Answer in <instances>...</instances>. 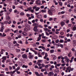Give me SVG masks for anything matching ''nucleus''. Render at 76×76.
Wrapping results in <instances>:
<instances>
[{
    "label": "nucleus",
    "mask_w": 76,
    "mask_h": 76,
    "mask_svg": "<svg viewBox=\"0 0 76 76\" xmlns=\"http://www.w3.org/2000/svg\"><path fill=\"white\" fill-rule=\"evenodd\" d=\"M25 26V28H23L24 31L25 32H28V31H30L31 27L28 24H26Z\"/></svg>",
    "instance_id": "nucleus-1"
},
{
    "label": "nucleus",
    "mask_w": 76,
    "mask_h": 76,
    "mask_svg": "<svg viewBox=\"0 0 76 76\" xmlns=\"http://www.w3.org/2000/svg\"><path fill=\"white\" fill-rule=\"evenodd\" d=\"M6 34H5V33H3L2 34L1 33H0V37H6Z\"/></svg>",
    "instance_id": "nucleus-2"
},
{
    "label": "nucleus",
    "mask_w": 76,
    "mask_h": 76,
    "mask_svg": "<svg viewBox=\"0 0 76 76\" xmlns=\"http://www.w3.org/2000/svg\"><path fill=\"white\" fill-rule=\"evenodd\" d=\"M36 4H37L38 5H40L41 1H40V0H37L36 1Z\"/></svg>",
    "instance_id": "nucleus-3"
},
{
    "label": "nucleus",
    "mask_w": 76,
    "mask_h": 76,
    "mask_svg": "<svg viewBox=\"0 0 76 76\" xmlns=\"http://www.w3.org/2000/svg\"><path fill=\"white\" fill-rule=\"evenodd\" d=\"M33 30L35 32H38V29L36 26L34 27Z\"/></svg>",
    "instance_id": "nucleus-4"
},
{
    "label": "nucleus",
    "mask_w": 76,
    "mask_h": 76,
    "mask_svg": "<svg viewBox=\"0 0 76 76\" xmlns=\"http://www.w3.org/2000/svg\"><path fill=\"white\" fill-rule=\"evenodd\" d=\"M41 39V34L39 35V37H38L37 40V41H39Z\"/></svg>",
    "instance_id": "nucleus-5"
},
{
    "label": "nucleus",
    "mask_w": 76,
    "mask_h": 76,
    "mask_svg": "<svg viewBox=\"0 0 76 76\" xmlns=\"http://www.w3.org/2000/svg\"><path fill=\"white\" fill-rule=\"evenodd\" d=\"M42 66H39V69H41L42 68V67H45V64H41Z\"/></svg>",
    "instance_id": "nucleus-6"
},
{
    "label": "nucleus",
    "mask_w": 76,
    "mask_h": 76,
    "mask_svg": "<svg viewBox=\"0 0 76 76\" xmlns=\"http://www.w3.org/2000/svg\"><path fill=\"white\" fill-rule=\"evenodd\" d=\"M68 3L70 4H72L73 3V0H68Z\"/></svg>",
    "instance_id": "nucleus-7"
},
{
    "label": "nucleus",
    "mask_w": 76,
    "mask_h": 76,
    "mask_svg": "<svg viewBox=\"0 0 76 76\" xmlns=\"http://www.w3.org/2000/svg\"><path fill=\"white\" fill-rule=\"evenodd\" d=\"M22 57L23 58H27V55L24 54L22 55Z\"/></svg>",
    "instance_id": "nucleus-8"
},
{
    "label": "nucleus",
    "mask_w": 76,
    "mask_h": 76,
    "mask_svg": "<svg viewBox=\"0 0 76 76\" xmlns=\"http://www.w3.org/2000/svg\"><path fill=\"white\" fill-rule=\"evenodd\" d=\"M48 13L50 15H53L52 11L50 10L48 11Z\"/></svg>",
    "instance_id": "nucleus-9"
},
{
    "label": "nucleus",
    "mask_w": 76,
    "mask_h": 76,
    "mask_svg": "<svg viewBox=\"0 0 76 76\" xmlns=\"http://www.w3.org/2000/svg\"><path fill=\"white\" fill-rule=\"evenodd\" d=\"M1 29L0 30V32H3V30L4 29V26H1Z\"/></svg>",
    "instance_id": "nucleus-10"
},
{
    "label": "nucleus",
    "mask_w": 76,
    "mask_h": 76,
    "mask_svg": "<svg viewBox=\"0 0 76 76\" xmlns=\"http://www.w3.org/2000/svg\"><path fill=\"white\" fill-rule=\"evenodd\" d=\"M53 75L54 73H53V72H50L48 73V75L49 76H53Z\"/></svg>",
    "instance_id": "nucleus-11"
},
{
    "label": "nucleus",
    "mask_w": 76,
    "mask_h": 76,
    "mask_svg": "<svg viewBox=\"0 0 76 76\" xmlns=\"http://www.w3.org/2000/svg\"><path fill=\"white\" fill-rule=\"evenodd\" d=\"M50 10L53 12H56V10L54 8H53L52 7H51Z\"/></svg>",
    "instance_id": "nucleus-12"
},
{
    "label": "nucleus",
    "mask_w": 76,
    "mask_h": 76,
    "mask_svg": "<svg viewBox=\"0 0 76 76\" xmlns=\"http://www.w3.org/2000/svg\"><path fill=\"white\" fill-rule=\"evenodd\" d=\"M42 17V16L41 15H37V18L38 19H41Z\"/></svg>",
    "instance_id": "nucleus-13"
},
{
    "label": "nucleus",
    "mask_w": 76,
    "mask_h": 76,
    "mask_svg": "<svg viewBox=\"0 0 76 76\" xmlns=\"http://www.w3.org/2000/svg\"><path fill=\"white\" fill-rule=\"evenodd\" d=\"M66 69H67L68 70L69 72H70L71 71V67L70 66L66 68Z\"/></svg>",
    "instance_id": "nucleus-14"
},
{
    "label": "nucleus",
    "mask_w": 76,
    "mask_h": 76,
    "mask_svg": "<svg viewBox=\"0 0 76 76\" xmlns=\"http://www.w3.org/2000/svg\"><path fill=\"white\" fill-rule=\"evenodd\" d=\"M8 46L10 48H13V46H12V44L11 43H9L8 44Z\"/></svg>",
    "instance_id": "nucleus-15"
},
{
    "label": "nucleus",
    "mask_w": 76,
    "mask_h": 76,
    "mask_svg": "<svg viewBox=\"0 0 76 76\" xmlns=\"http://www.w3.org/2000/svg\"><path fill=\"white\" fill-rule=\"evenodd\" d=\"M51 57L53 58V60H56L57 59V57L54 55H52Z\"/></svg>",
    "instance_id": "nucleus-16"
},
{
    "label": "nucleus",
    "mask_w": 76,
    "mask_h": 76,
    "mask_svg": "<svg viewBox=\"0 0 76 76\" xmlns=\"http://www.w3.org/2000/svg\"><path fill=\"white\" fill-rule=\"evenodd\" d=\"M72 44L73 46H75L76 45V41L73 40L72 42Z\"/></svg>",
    "instance_id": "nucleus-17"
},
{
    "label": "nucleus",
    "mask_w": 76,
    "mask_h": 76,
    "mask_svg": "<svg viewBox=\"0 0 76 76\" xmlns=\"http://www.w3.org/2000/svg\"><path fill=\"white\" fill-rule=\"evenodd\" d=\"M60 24L62 26H63L65 25V23L64 22L62 21L60 23Z\"/></svg>",
    "instance_id": "nucleus-18"
},
{
    "label": "nucleus",
    "mask_w": 76,
    "mask_h": 76,
    "mask_svg": "<svg viewBox=\"0 0 76 76\" xmlns=\"http://www.w3.org/2000/svg\"><path fill=\"white\" fill-rule=\"evenodd\" d=\"M45 56L44 57V59H46L47 58V57H48V55L47 53H45Z\"/></svg>",
    "instance_id": "nucleus-19"
},
{
    "label": "nucleus",
    "mask_w": 76,
    "mask_h": 76,
    "mask_svg": "<svg viewBox=\"0 0 76 76\" xmlns=\"http://www.w3.org/2000/svg\"><path fill=\"white\" fill-rule=\"evenodd\" d=\"M76 25H75L74 27L73 28L72 31H76Z\"/></svg>",
    "instance_id": "nucleus-20"
},
{
    "label": "nucleus",
    "mask_w": 76,
    "mask_h": 76,
    "mask_svg": "<svg viewBox=\"0 0 76 76\" xmlns=\"http://www.w3.org/2000/svg\"><path fill=\"white\" fill-rule=\"evenodd\" d=\"M22 34L24 36H26V35H27V34L25 31L23 32Z\"/></svg>",
    "instance_id": "nucleus-21"
},
{
    "label": "nucleus",
    "mask_w": 76,
    "mask_h": 76,
    "mask_svg": "<svg viewBox=\"0 0 76 76\" xmlns=\"http://www.w3.org/2000/svg\"><path fill=\"white\" fill-rule=\"evenodd\" d=\"M6 58H7L6 56H4L2 58V60H6Z\"/></svg>",
    "instance_id": "nucleus-22"
},
{
    "label": "nucleus",
    "mask_w": 76,
    "mask_h": 76,
    "mask_svg": "<svg viewBox=\"0 0 76 76\" xmlns=\"http://www.w3.org/2000/svg\"><path fill=\"white\" fill-rule=\"evenodd\" d=\"M34 57V56L33 55H30L29 56V58L30 59H32V58Z\"/></svg>",
    "instance_id": "nucleus-23"
},
{
    "label": "nucleus",
    "mask_w": 76,
    "mask_h": 76,
    "mask_svg": "<svg viewBox=\"0 0 76 76\" xmlns=\"http://www.w3.org/2000/svg\"><path fill=\"white\" fill-rule=\"evenodd\" d=\"M46 11H47L45 10H41V12H42V13H46Z\"/></svg>",
    "instance_id": "nucleus-24"
},
{
    "label": "nucleus",
    "mask_w": 76,
    "mask_h": 76,
    "mask_svg": "<svg viewBox=\"0 0 76 76\" xmlns=\"http://www.w3.org/2000/svg\"><path fill=\"white\" fill-rule=\"evenodd\" d=\"M10 75L11 76H14L15 75H14V73H13V72H12V71H11L10 72Z\"/></svg>",
    "instance_id": "nucleus-25"
},
{
    "label": "nucleus",
    "mask_w": 76,
    "mask_h": 76,
    "mask_svg": "<svg viewBox=\"0 0 76 76\" xmlns=\"http://www.w3.org/2000/svg\"><path fill=\"white\" fill-rule=\"evenodd\" d=\"M28 66H26L25 65H23L22 66V67H23V68H24V67H25V68H28Z\"/></svg>",
    "instance_id": "nucleus-26"
},
{
    "label": "nucleus",
    "mask_w": 76,
    "mask_h": 76,
    "mask_svg": "<svg viewBox=\"0 0 76 76\" xmlns=\"http://www.w3.org/2000/svg\"><path fill=\"white\" fill-rule=\"evenodd\" d=\"M39 9H40V8H39V7H37L36 8L35 10L36 12H37V11H39Z\"/></svg>",
    "instance_id": "nucleus-27"
},
{
    "label": "nucleus",
    "mask_w": 76,
    "mask_h": 76,
    "mask_svg": "<svg viewBox=\"0 0 76 76\" xmlns=\"http://www.w3.org/2000/svg\"><path fill=\"white\" fill-rule=\"evenodd\" d=\"M48 28H44V30L45 32H47V31H48Z\"/></svg>",
    "instance_id": "nucleus-28"
},
{
    "label": "nucleus",
    "mask_w": 76,
    "mask_h": 76,
    "mask_svg": "<svg viewBox=\"0 0 76 76\" xmlns=\"http://www.w3.org/2000/svg\"><path fill=\"white\" fill-rule=\"evenodd\" d=\"M20 15H21V16H23L25 15V13L23 12H20Z\"/></svg>",
    "instance_id": "nucleus-29"
},
{
    "label": "nucleus",
    "mask_w": 76,
    "mask_h": 76,
    "mask_svg": "<svg viewBox=\"0 0 76 76\" xmlns=\"http://www.w3.org/2000/svg\"><path fill=\"white\" fill-rule=\"evenodd\" d=\"M35 74H36V76H39V74L38 72H35Z\"/></svg>",
    "instance_id": "nucleus-30"
},
{
    "label": "nucleus",
    "mask_w": 76,
    "mask_h": 76,
    "mask_svg": "<svg viewBox=\"0 0 76 76\" xmlns=\"http://www.w3.org/2000/svg\"><path fill=\"white\" fill-rule=\"evenodd\" d=\"M54 51V50L53 49H52L50 50V53H53Z\"/></svg>",
    "instance_id": "nucleus-31"
},
{
    "label": "nucleus",
    "mask_w": 76,
    "mask_h": 76,
    "mask_svg": "<svg viewBox=\"0 0 76 76\" xmlns=\"http://www.w3.org/2000/svg\"><path fill=\"white\" fill-rule=\"evenodd\" d=\"M37 55L39 57H42V56L39 53H38Z\"/></svg>",
    "instance_id": "nucleus-32"
},
{
    "label": "nucleus",
    "mask_w": 76,
    "mask_h": 76,
    "mask_svg": "<svg viewBox=\"0 0 76 76\" xmlns=\"http://www.w3.org/2000/svg\"><path fill=\"white\" fill-rule=\"evenodd\" d=\"M64 42V40L63 39H61L59 41V42L60 43H63Z\"/></svg>",
    "instance_id": "nucleus-33"
},
{
    "label": "nucleus",
    "mask_w": 76,
    "mask_h": 76,
    "mask_svg": "<svg viewBox=\"0 0 76 76\" xmlns=\"http://www.w3.org/2000/svg\"><path fill=\"white\" fill-rule=\"evenodd\" d=\"M70 61V60H69V59L68 58L67 59H66L65 60V61H66V63H68L69 62V61Z\"/></svg>",
    "instance_id": "nucleus-34"
},
{
    "label": "nucleus",
    "mask_w": 76,
    "mask_h": 76,
    "mask_svg": "<svg viewBox=\"0 0 76 76\" xmlns=\"http://www.w3.org/2000/svg\"><path fill=\"white\" fill-rule=\"evenodd\" d=\"M20 69V66H18L17 69H15L16 71H18V70H19Z\"/></svg>",
    "instance_id": "nucleus-35"
},
{
    "label": "nucleus",
    "mask_w": 76,
    "mask_h": 76,
    "mask_svg": "<svg viewBox=\"0 0 76 76\" xmlns=\"http://www.w3.org/2000/svg\"><path fill=\"white\" fill-rule=\"evenodd\" d=\"M2 42H1V45H3L4 44V42L3 41Z\"/></svg>",
    "instance_id": "nucleus-36"
},
{
    "label": "nucleus",
    "mask_w": 76,
    "mask_h": 76,
    "mask_svg": "<svg viewBox=\"0 0 76 76\" xmlns=\"http://www.w3.org/2000/svg\"><path fill=\"white\" fill-rule=\"evenodd\" d=\"M10 31V29H8L5 30V32H8L9 31Z\"/></svg>",
    "instance_id": "nucleus-37"
},
{
    "label": "nucleus",
    "mask_w": 76,
    "mask_h": 76,
    "mask_svg": "<svg viewBox=\"0 0 76 76\" xmlns=\"http://www.w3.org/2000/svg\"><path fill=\"white\" fill-rule=\"evenodd\" d=\"M16 12H17L18 13H19V12L18 11V10H14V13H16Z\"/></svg>",
    "instance_id": "nucleus-38"
},
{
    "label": "nucleus",
    "mask_w": 76,
    "mask_h": 76,
    "mask_svg": "<svg viewBox=\"0 0 76 76\" xmlns=\"http://www.w3.org/2000/svg\"><path fill=\"white\" fill-rule=\"evenodd\" d=\"M59 38H64V36L60 35L59 36Z\"/></svg>",
    "instance_id": "nucleus-39"
},
{
    "label": "nucleus",
    "mask_w": 76,
    "mask_h": 76,
    "mask_svg": "<svg viewBox=\"0 0 76 76\" xmlns=\"http://www.w3.org/2000/svg\"><path fill=\"white\" fill-rule=\"evenodd\" d=\"M42 49L43 50H46V48H45V47H44L43 46H42Z\"/></svg>",
    "instance_id": "nucleus-40"
},
{
    "label": "nucleus",
    "mask_w": 76,
    "mask_h": 76,
    "mask_svg": "<svg viewBox=\"0 0 76 76\" xmlns=\"http://www.w3.org/2000/svg\"><path fill=\"white\" fill-rule=\"evenodd\" d=\"M18 2L17 1H15L14 3V4L15 5H17V4H18Z\"/></svg>",
    "instance_id": "nucleus-41"
},
{
    "label": "nucleus",
    "mask_w": 76,
    "mask_h": 76,
    "mask_svg": "<svg viewBox=\"0 0 76 76\" xmlns=\"http://www.w3.org/2000/svg\"><path fill=\"white\" fill-rule=\"evenodd\" d=\"M19 44H22L23 43H22V41H20L18 42Z\"/></svg>",
    "instance_id": "nucleus-42"
},
{
    "label": "nucleus",
    "mask_w": 76,
    "mask_h": 76,
    "mask_svg": "<svg viewBox=\"0 0 76 76\" xmlns=\"http://www.w3.org/2000/svg\"><path fill=\"white\" fill-rule=\"evenodd\" d=\"M55 42L56 43H58V42H59V40L58 39H57L56 40Z\"/></svg>",
    "instance_id": "nucleus-43"
},
{
    "label": "nucleus",
    "mask_w": 76,
    "mask_h": 76,
    "mask_svg": "<svg viewBox=\"0 0 76 76\" xmlns=\"http://www.w3.org/2000/svg\"><path fill=\"white\" fill-rule=\"evenodd\" d=\"M71 50L72 51H73V52H74L75 51V48H72L71 49Z\"/></svg>",
    "instance_id": "nucleus-44"
},
{
    "label": "nucleus",
    "mask_w": 76,
    "mask_h": 76,
    "mask_svg": "<svg viewBox=\"0 0 76 76\" xmlns=\"http://www.w3.org/2000/svg\"><path fill=\"white\" fill-rule=\"evenodd\" d=\"M68 57H67V56H64V59H65V60L67 59H68Z\"/></svg>",
    "instance_id": "nucleus-45"
},
{
    "label": "nucleus",
    "mask_w": 76,
    "mask_h": 76,
    "mask_svg": "<svg viewBox=\"0 0 76 76\" xmlns=\"http://www.w3.org/2000/svg\"><path fill=\"white\" fill-rule=\"evenodd\" d=\"M58 3L59 4V5L61 6H62V2H61L59 1Z\"/></svg>",
    "instance_id": "nucleus-46"
},
{
    "label": "nucleus",
    "mask_w": 76,
    "mask_h": 76,
    "mask_svg": "<svg viewBox=\"0 0 76 76\" xmlns=\"http://www.w3.org/2000/svg\"><path fill=\"white\" fill-rule=\"evenodd\" d=\"M41 11H40L39 12H38V13H36H36H35V15H37V16H38V15L39 14V13H41Z\"/></svg>",
    "instance_id": "nucleus-47"
},
{
    "label": "nucleus",
    "mask_w": 76,
    "mask_h": 76,
    "mask_svg": "<svg viewBox=\"0 0 76 76\" xmlns=\"http://www.w3.org/2000/svg\"><path fill=\"white\" fill-rule=\"evenodd\" d=\"M61 57H62V56H58V60H60V59H61Z\"/></svg>",
    "instance_id": "nucleus-48"
},
{
    "label": "nucleus",
    "mask_w": 76,
    "mask_h": 76,
    "mask_svg": "<svg viewBox=\"0 0 76 76\" xmlns=\"http://www.w3.org/2000/svg\"><path fill=\"white\" fill-rule=\"evenodd\" d=\"M38 63H41V62H42V60H38Z\"/></svg>",
    "instance_id": "nucleus-49"
},
{
    "label": "nucleus",
    "mask_w": 76,
    "mask_h": 76,
    "mask_svg": "<svg viewBox=\"0 0 76 76\" xmlns=\"http://www.w3.org/2000/svg\"><path fill=\"white\" fill-rule=\"evenodd\" d=\"M39 76H44V75H43V73H41L40 74H39Z\"/></svg>",
    "instance_id": "nucleus-50"
},
{
    "label": "nucleus",
    "mask_w": 76,
    "mask_h": 76,
    "mask_svg": "<svg viewBox=\"0 0 76 76\" xmlns=\"http://www.w3.org/2000/svg\"><path fill=\"white\" fill-rule=\"evenodd\" d=\"M30 50L31 51H33V52H34L35 51V50H33V48H30Z\"/></svg>",
    "instance_id": "nucleus-51"
},
{
    "label": "nucleus",
    "mask_w": 76,
    "mask_h": 76,
    "mask_svg": "<svg viewBox=\"0 0 76 76\" xmlns=\"http://www.w3.org/2000/svg\"><path fill=\"white\" fill-rule=\"evenodd\" d=\"M45 34L47 36H49L50 35V34L49 33H48V32H45Z\"/></svg>",
    "instance_id": "nucleus-52"
},
{
    "label": "nucleus",
    "mask_w": 76,
    "mask_h": 76,
    "mask_svg": "<svg viewBox=\"0 0 76 76\" xmlns=\"http://www.w3.org/2000/svg\"><path fill=\"white\" fill-rule=\"evenodd\" d=\"M45 70H46V69H41V72H44V71H45Z\"/></svg>",
    "instance_id": "nucleus-53"
},
{
    "label": "nucleus",
    "mask_w": 76,
    "mask_h": 76,
    "mask_svg": "<svg viewBox=\"0 0 76 76\" xmlns=\"http://www.w3.org/2000/svg\"><path fill=\"white\" fill-rule=\"evenodd\" d=\"M21 51H26V49H25V48H22L21 49Z\"/></svg>",
    "instance_id": "nucleus-54"
},
{
    "label": "nucleus",
    "mask_w": 76,
    "mask_h": 76,
    "mask_svg": "<svg viewBox=\"0 0 76 76\" xmlns=\"http://www.w3.org/2000/svg\"><path fill=\"white\" fill-rule=\"evenodd\" d=\"M33 52L35 54V55L38 54V52H36V51H35V50H34Z\"/></svg>",
    "instance_id": "nucleus-55"
},
{
    "label": "nucleus",
    "mask_w": 76,
    "mask_h": 76,
    "mask_svg": "<svg viewBox=\"0 0 76 76\" xmlns=\"http://www.w3.org/2000/svg\"><path fill=\"white\" fill-rule=\"evenodd\" d=\"M36 25L37 23H34L33 24H32V26H36Z\"/></svg>",
    "instance_id": "nucleus-56"
},
{
    "label": "nucleus",
    "mask_w": 76,
    "mask_h": 76,
    "mask_svg": "<svg viewBox=\"0 0 76 76\" xmlns=\"http://www.w3.org/2000/svg\"><path fill=\"white\" fill-rule=\"evenodd\" d=\"M39 23H36V27H39Z\"/></svg>",
    "instance_id": "nucleus-57"
},
{
    "label": "nucleus",
    "mask_w": 76,
    "mask_h": 76,
    "mask_svg": "<svg viewBox=\"0 0 76 76\" xmlns=\"http://www.w3.org/2000/svg\"><path fill=\"white\" fill-rule=\"evenodd\" d=\"M27 9L28 10H31V9H32V7H30L29 8H28Z\"/></svg>",
    "instance_id": "nucleus-58"
},
{
    "label": "nucleus",
    "mask_w": 76,
    "mask_h": 76,
    "mask_svg": "<svg viewBox=\"0 0 76 76\" xmlns=\"http://www.w3.org/2000/svg\"><path fill=\"white\" fill-rule=\"evenodd\" d=\"M60 47H61L62 48H63V45L61 44Z\"/></svg>",
    "instance_id": "nucleus-59"
},
{
    "label": "nucleus",
    "mask_w": 76,
    "mask_h": 76,
    "mask_svg": "<svg viewBox=\"0 0 76 76\" xmlns=\"http://www.w3.org/2000/svg\"><path fill=\"white\" fill-rule=\"evenodd\" d=\"M15 46H16V47L19 46V44L18 43H16L15 45Z\"/></svg>",
    "instance_id": "nucleus-60"
},
{
    "label": "nucleus",
    "mask_w": 76,
    "mask_h": 76,
    "mask_svg": "<svg viewBox=\"0 0 76 76\" xmlns=\"http://www.w3.org/2000/svg\"><path fill=\"white\" fill-rule=\"evenodd\" d=\"M4 23H5V24H7L8 23V21H5L4 22Z\"/></svg>",
    "instance_id": "nucleus-61"
},
{
    "label": "nucleus",
    "mask_w": 76,
    "mask_h": 76,
    "mask_svg": "<svg viewBox=\"0 0 76 76\" xmlns=\"http://www.w3.org/2000/svg\"><path fill=\"white\" fill-rule=\"evenodd\" d=\"M56 65L58 67H59V66H60V65H61V64H57Z\"/></svg>",
    "instance_id": "nucleus-62"
},
{
    "label": "nucleus",
    "mask_w": 76,
    "mask_h": 76,
    "mask_svg": "<svg viewBox=\"0 0 76 76\" xmlns=\"http://www.w3.org/2000/svg\"><path fill=\"white\" fill-rule=\"evenodd\" d=\"M16 51H17V52L18 53L19 52H20V49H16Z\"/></svg>",
    "instance_id": "nucleus-63"
},
{
    "label": "nucleus",
    "mask_w": 76,
    "mask_h": 76,
    "mask_svg": "<svg viewBox=\"0 0 76 76\" xmlns=\"http://www.w3.org/2000/svg\"><path fill=\"white\" fill-rule=\"evenodd\" d=\"M50 67L52 69H54V66L53 65H52L50 66Z\"/></svg>",
    "instance_id": "nucleus-64"
}]
</instances>
